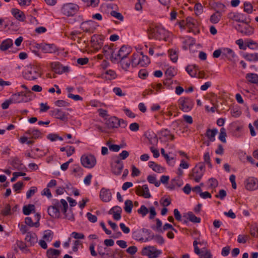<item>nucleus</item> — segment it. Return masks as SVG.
Segmentation results:
<instances>
[{"label": "nucleus", "instance_id": "14", "mask_svg": "<svg viewBox=\"0 0 258 258\" xmlns=\"http://www.w3.org/2000/svg\"><path fill=\"white\" fill-rule=\"evenodd\" d=\"M161 253V250L157 249L153 246H147L142 250V254L148 256L149 258H157Z\"/></svg>", "mask_w": 258, "mask_h": 258}, {"label": "nucleus", "instance_id": "10", "mask_svg": "<svg viewBox=\"0 0 258 258\" xmlns=\"http://www.w3.org/2000/svg\"><path fill=\"white\" fill-rule=\"evenodd\" d=\"M62 205L57 200L53 201V205L48 207L47 212L48 215L53 218H58L60 217L59 208H61Z\"/></svg>", "mask_w": 258, "mask_h": 258}, {"label": "nucleus", "instance_id": "20", "mask_svg": "<svg viewBox=\"0 0 258 258\" xmlns=\"http://www.w3.org/2000/svg\"><path fill=\"white\" fill-rule=\"evenodd\" d=\"M99 197L103 202H108L111 200L112 194L109 189L102 187L100 190Z\"/></svg>", "mask_w": 258, "mask_h": 258}, {"label": "nucleus", "instance_id": "4", "mask_svg": "<svg viewBox=\"0 0 258 258\" xmlns=\"http://www.w3.org/2000/svg\"><path fill=\"white\" fill-rule=\"evenodd\" d=\"M150 58L147 56L141 53H134L132 57V65L133 67L139 66L145 67L150 63Z\"/></svg>", "mask_w": 258, "mask_h": 258}, {"label": "nucleus", "instance_id": "56", "mask_svg": "<svg viewBox=\"0 0 258 258\" xmlns=\"http://www.w3.org/2000/svg\"><path fill=\"white\" fill-rule=\"evenodd\" d=\"M86 3L88 6H91L92 7H96L98 6L99 0H82Z\"/></svg>", "mask_w": 258, "mask_h": 258}, {"label": "nucleus", "instance_id": "40", "mask_svg": "<svg viewBox=\"0 0 258 258\" xmlns=\"http://www.w3.org/2000/svg\"><path fill=\"white\" fill-rule=\"evenodd\" d=\"M217 133V130L216 128L212 130L208 129L206 132V136L210 141L213 142L215 141V137Z\"/></svg>", "mask_w": 258, "mask_h": 258}, {"label": "nucleus", "instance_id": "2", "mask_svg": "<svg viewBox=\"0 0 258 258\" xmlns=\"http://www.w3.org/2000/svg\"><path fill=\"white\" fill-rule=\"evenodd\" d=\"M10 98L13 103L27 102L32 99L33 93L31 91L20 92L13 94Z\"/></svg>", "mask_w": 258, "mask_h": 258}, {"label": "nucleus", "instance_id": "55", "mask_svg": "<svg viewBox=\"0 0 258 258\" xmlns=\"http://www.w3.org/2000/svg\"><path fill=\"white\" fill-rule=\"evenodd\" d=\"M138 213L144 217L149 213V209L145 206L142 205L138 210Z\"/></svg>", "mask_w": 258, "mask_h": 258}, {"label": "nucleus", "instance_id": "36", "mask_svg": "<svg viewBox=\"0 0 258 258\" xmlns=\"http://www.w3.org/2000/svg\"><path fill=\"white\" fill-rule=\"evenodd\" d=\"M60 254V251L58 249L49 248L47 250L46 254L48 258H57Z\"/></svg>", "mask_w": 258, "mask_h": 258}, {"label": "nucleus", "instance_id": "25", "mask_svg": "<svg viewBox=\"0 0 258 258\" xmlns=\"http://www.w3.org/2000/svg\"><path fill=\"white\" fill-rule=\"evenodd\" d=\"M236 55L234 51L230 48H223L222 57L226 58L228 60L233 61Z\"/></svg>", "mask_w": 258, "mask_h": 258}, {"label": "nucleus", "instance_id": "22", "mask_svg": "<svg viewBox=\"0 0 258 258\" xmlns=\"http://www.w3.org/2000/svg\"><path fill=\"white\" fill-rule=\"evenodd\" d=\"M245 187L247 190H254L258 187V181L256 178L249 177L246 180Z\"/></svg>", "mask_w": 258, "mask_h": 258}, {"label": "nucleus", "instance_id": "35", "mask_svg": "<svg viewBox=\"0 0 258 258\" xmlns=\"http://www.w3.org/2000/svg\"><path fill=\"white\" fill-rule=\"evenodd\" d=\"M148 164L149 166L155 172L162 173L164 171V168L163 167L153 161L149 162Z\"/></svg>", "mask_w": 258, "mask_h": 258}, {"label": "nucleus", "instance_id": "63", "mask_svg": "<svg viewBox=\"0 0 258 258\" xmlns=\"http://www.w3.org/2000/svg\"><path fill=\"white\" fill-rule=\"evenodd\" d=\"M209 182L211 188H215L218 185V182L216 178H211L209 179Z\"/></svg>", "mask_w": 258, "mask_h": 258}, {"label": "nucleus", "instance_id": "16", "mask_svg": "<svg viewBox=\"0 0 258 258\" xmlns=\"http://www.w3.org/2000/svg\"><path fill=\"white\" fill-rule=\"evenodd\" d=\"M136 193L139 196H142L146 199L151 198V195L147 184H144L141 186L139 185L136 188Z\"/></svg>", "mask_w": 258, "mask_h": 258}, {"label": "nucleus", "instance_id": "42", "mask_svg": "<svg viewBox=\"0 0 258 258\" xmlns=\"http://www.w3.org/2000/svg\"><path fill=\"white\" fill-rule=\"evenodd\" d=\"M188 216L187 219L191 222L195 223H199L201 222V219L200 217L196 216L194 214L191 212H189L187 213Z\"/></svg>", "mask_w": 258, "mask_h": 258}, {"label": "nucleus", "instance_id": "54", "mask_svg": "<svg viewBox=\"0 0 258 258\" xmlns=\"http://www.w3.org/2000/svg\"><path fill=\"white\" fill-rule=\"evenodd\" d=\"M244 11L248 14L252 13L253 6L249 2H245L244 3Z\"/></svg>", "mask_w": 258, "mask_h": 258}, {"label": "nucleus", "instance_id": "43", "mask_svg": "<svg viewBox=\"0 0 258 258\" xmlns=\"http://www.w3.org/2000/svg\"><path fill=\"white\" fill-rule=\"evenodd\" d=\"M34 205L32 204H29L28 205H26L23 207V212L24 215H29L32 211H34Z\"/></svg>", "mask_w": 258, "mask_h": 258}, {"label": "nucleus", "instance_id": "34", "mask_svg": "<svg viewBox=\"0 0 258 258\" xmlns=\"http://www.w3.org/2000/svg\"><path fill=\"white\" fill-rule=\"evenodd\" d=\"M13 40L11 39H7L3 41L0 45V49L2 51H6L13 46Z\"/></svg>", "mask_w": 258, "mask_h": 258}, {"label": "nucleus", "instance_id": "61", "mask_svg": "<svg viewBox=\"0 0 258 258\" xmlns=\"http://www.w3.org/2000/svg\"><path fill=\"white\" fill-rule=\"evenodd\" d=\"M1 214L4 216L9 215L11 214V206L10 204H7L6 205L5 209L1 211Z\"/></svg>", "mask_w": 258, "mask_h": 258}, {"label": "nucleus", "instance_id": "62", "mask_svg": "<svg viewBox=\"0 0 258 258\" xmlns=\"http://www.w3.org/2000/svg\"><path fill=\"white\" fill-rule=\"evenodd\" d=\"M248 236L246 235H239L237 242L239 243H245L248 239Z\"/></svg>", "mask_w": 258, "mask_h": 258}, {"label": "nucleus", "instance_id": "53", "mask_svg": "<svg viewBox=\"0 0 258 258\" xmlns=\"http://www.w3.org/2000/svg\"><path fill=\"white\" fill-rule=\"evenodd\" d=\"M53 232L51 230L45 231L43 238L47 241H51L52 239Z\"/></svg>", "mask_w": 258, "mask_h": 258}, {"label": "nucleus", "instance_id": "57", "mask_svg": "<svg viewBox=\"0 0 258 258\" xmlns=\"http://www.w3.org/2000/svg\"><path fill=\"white\" fill-rule=\"evenodd\" d=\"M231 15H232V17L231 18L233 20H234L236 22H241V23H242V21H243V20L241 19V18L243 16L242 14L236 13L231 14Z\"/></svg>", "mask_w": 258, "mask_h": 258}, {"label": "nucleus", "instance_id": "52", "mask_svg": "<svg viewBox=\"0 0 258 258\" xmlns=\"http://www.w3.org/2000/svg\"><path fill=\"white\" fill-rule=\"evenodd\" d=\"M106 145L109 150L113 152H118L120 148H122V146L120 145L111 144L109 142H107Z\"/></svg>", "mask_w": 258, "mask_h": 258}, {"label": "nucleus", "instance_id": "59", "mask_svg": "<svg viewBox=\"0 0 258 258\" xmlns=\"http://www.w3.org/2000/svg\"><path fill=\"white\" fill-rule=\"evenodd\" d=\"M37 191V188L36 186H32L26 193L27 199L30 198Z\"/></svg>", "mask_w": 258, "mask_h": 258}, {"label": "nucleus", "instance_id": "31", "mask_svg": "<svg viewBox=\"0 0 258 258\" xmlns=\"http://www.w3.org/2000/svg\"><path fill=\"white\" fill-rule=\"evenodd\" d=\"M26 134L31 136V138L37 139L42 138L41 133L37 129H29L26 132Z\"/></svg>", "mask_w": 258, "mask_h": 258}, {"label": "nucleus", "instance_id": "29", "mask_svg": "<svg viewBox=\"0 0 258 258\" xmlns=\"http://www.w3.org/2000/svg\"><path fill=\"white\" fill-rule=\"evenodd\" d=\"M41 48L44 53H54L57 50L56 46L54 44H42Z\"/></svg>", "mask_w": 258, "mask_h": 258}, {"label": "nucleus", "instance_id": "44", "mask_svg": "<svg viewBox=\"0 0 258 258\" xmlns=\"http://www.w3.org/2000/svg\"><path fill=\"white\" fill-rule=\"evenodd\" d=\"M122 69H123L124 71H128V69H129L131 63H132V60L127 59L126 60L125 59H122L119 60Z\"/></svg>", "mask_w": 258, "mask_h": 258}, {"label": "nucleus", "instance_id": "23", "mask_svg": "<svg viewBox=\"0 0 258 258\" xmlns=\"http://www.w3.org/2000/svg\"><path fill=\"white\" fill-rule=\"evenodd\" d=\"M25 240L27 243L28 246H32L37 242V236L35 233L28 232L26 234Z\"/></svg>", "mask_w": 258, "mask_h": 258}, {"label": "nucleus", "instance_id": "6", "mask_svg": "<svg viewBox=\"0 0 258 258\" xmlns=\"http://www.w3.org/2000/svg\"><path fill=\"white\" fill-rule=\"evenodd\" d=\"M105 124L108 128H117L119 126L125 127L127 124L126 122L123 119H119L115 116H112L105 119Z\"/></svg>", "mask_w": 258, "mask_h": 258}, {"label": "nucleus", "instance_id": "41", "mask_svg": "<svg viewBox=\"0 0 258 258\" xmlns=\"http://www.w3.org/2000/svg\"><path fill=\"white\" fill-rule=\"evenodd\" d=\"M61 66L58 62H53L50 64L51 69L56 74H62V71H61Z\"/></svg>", "mask_w": 258, "mask_h": 258}, {"label": "nucleus", "instance_id": "58", "mask_svg": "<svg viewBox=\"0 0 258 258\" xmlns=\"http://www.w3.org/2000/svg\"><path fill=\"white\" fill-rule=\"evenodd\" d=\"M23 186V182L22 181H18L13 185L14 190L17 193H19Z\"/></svg>", "mask_w": 258, "mask_h": 258}, {"label": "nucleus", "instance_id": "19", "mask_svg": "<svg viewBox=\"0 0 258 258\" xmlns=\"http://www.w3.org/2000/svg\"><path fill=\"white\" fill-rule=\"evenodd\" d=\"M60 202L62 205V212L64 215V218L70 221H74L75 218L72 212L71 211L70 213H67L68 205L67 201L64 199H61Z\"/></svg>", "mask_w": 258, "mask_h": 258}, {"label": "nucleus", "instance_id": "48", "mask_svg": "<svg viewBox=\"0 0 258 258\" xmlns=\"http://www.w3.org/2000/svg\"><path fill=\"white\" fill-rule=\"evenodd\" d=\"M226 136H227V135H226V129L224 127H222L220 129V134L219 136V139L222 142L225 143L226 142Z\"/></svg>", "mask_w": 258, "mask_h": 258}, {"label": "nucleus", "instance_id": "37", "mask_svg": "<svg viewBox=\"0 0 258 258\" xmlns=\"http://www.w3.org/2000/svg\"><path fill=\"white\" fill-rule=\"evenodd\" d=\"M222 15L221 13L217 11L216 13L213 14L210 18V21L213 24L218 23L221 20Z\"/></svg>", "mask_w": 258, "mask_h": 258}, {"label": "nucleus", "instance_id": "15", "mask_svg": "<svg viewBox=\"0 0 258 258\" xmlns=\"http://www.w3.org/2000/svg\"><path fill=\"white\" fill-rule=\"evenodd\" d=\"M80 28L86 33H93L96 29V24L93 21H88L82 23Z\"/></svg>", "mask_w": 258, "mask_h": 258}, {"label": "nucleus", "instance_id": "17", "mask_svg": "<svg viewBox=\"0 0 258 258\" xmlns=\"http://www.w3.org/2000/svg\"><path fill=\"white\" fill-rule=\"evenodd\" d=\"M145 233L147 235H150L151 231L146 228L138 229L133 232V238L136 240L139 241H143L144 240L143 234Z\"/></svg>", "mask_w": 258, "mask_h": 258}, {"label": "nucleus", "instance_id": "60", "mask_svg": "<svg viewBox=\"0 0 258 258\" xmlns=\"http://www.w3.org/2000/svg\"><path fill=\"white\" fill-rule=\"evenodd\" d=\"M110 15L111 16L116 18L117 19L120 21H123V17L122 16L121 14L115 11H112L110 12Z\"/></svg>", "mask_w": 258, "mask_h": 258}, {"label": "nucleus", "instance_id": "51", "mask_svg": "<svg viewBox=\"0 0 258 258\" xmlns=\"http://www.w3.org/2000/svg\"><path fill=\"white\" fill-rule=\"evenodd\" d=\"M105 78L108 80L114 79L116 77V74L115 71L112 70H107L105 72Z\"/></svg>", "mask_w": 258, "mask_h": 258}, {"label": "nucleus", "instance_id": "39", "mask_svg": "<svg viewBox=\"0 0 258 258\" xmlns=\"http://www.w3.org/2000/svg\"><path fill=\"white\" fill-rule=\"evenodd\" d=\"M246 79L251 83H258V75L256 74L248 73L246 75Z\"/></svg>", "mask_w": 258, "mask_h": 258}, {"label": "nucleus", "instance_id": "21", "mask_svg": "<svg viewBox=\"0 0 258 258\" xmlns=\"http://www.w3.org/2000/svg\"><path fill=\"white\" fill-rule=\"evenodd\" d=\"M123 168V163L120 160H117L114 162V164L111 165V170L112 173L116 175H119L121 174Z\"/></svg>", "mask_w": 258, "mask_h": 258}, {"label": "nucleus", "instance_id": "11", "mask_svg": "<svg viewBox=\"0 0 258 258\" xmlns=\"http://www.w3.org/2000/svg\"><path fill=\"white\" fill-rule=\"evenodd\" d=\"M79 6L73 3L64 4L61 8L62 13L67 16H73L77 13L79 10Z\"/></svg>", "mask_w": 258, "mask_h": 258}, {"label": "nucleus", "instance_id": "28", "mask_svg": "<svg viewBox=\"0 0 258 258\" xmlns=\"http://www.w3.org/2000/svg\"><path fill=\"white\" fill-rule=\"evenodd\" d=\"M122 209L119 206H114L109 211V214H112L115 220H119L121 218Z\"/></svg>", "mask_w": 258, "mask_h": 258}, {"label": "nucleus", "instance_id": "46", "mask_svg": "<svg viewBox=\"0 0 258 258\" xmlns=\"http://www.w3.org/2000/svg\"><path fill=\"white\" fill-rule=\"evenodd\" d=\"M25 222L26 224L28 225L30 227H38L39 226V222H33L32 219L31 217H27L25 219Z\"/></svg>", "mask_w": 258, "mask_h": 258}, {"label": "nucleus", "instance_id": "13", "mask_svg": "<svg viewBox=\"0 0 258 258\" xmlns=\"http://www.w3.org/2000/svg\"><path fill=\"white\" fill-rule=\"evenodd\" d=\"M198 241L196 239L193 242V245L194 247L195 252L197 254L199 255L200 258H213L212 254H211L210 250L205 248L200 249L198 246Z\"/></svg>", "mask_w": 258, "mask_h": 258}, {"label": "nucleus", "instance_id": "7", "mask_svg": "<svg viewBox=\"0 0 258 258\" xmlns=\"http://www.w3.org/2000/svg\"><path fill=\"white\" fill-rule=\"evenodd\" d=\"M235 28L238 32L243 35L250 36L254 33L253 27L249 25V22L245 21H242V23L238 24Z\"/></svg>", "mask_w": 258, "mask_h": 258}, {"label": "nucleus", "instance_id": "38", "mask_svg": "<svg viewBox=\"0 0 258 258\" xmlns=\"http://www.w3.org/2000/svg\"><path fill=\"white\" fill-rule=\"evenodd\" d=\"M11 165L16 169L19 170L22 169V161L18 157H14L11 160Z\"/></svg>", "mask_w": 258, "mask_h": 258}, {"label": "nucleus", "instance_id": "50", "mask_svg": "<svg viewBox=\"0 0 258 258\" xmlns=\"http://www.w3.org/2000/svg\"><path fill=\"white\" fill-rule=\"evenodd\" d=\"M182 181L179 179H173L171 181V184L169 187L170 189H173L175 186L180 187L182 185Z\"/></svg>", "mask_w": 258, "mask_h": 258}, {"label": "nucleus", "instance_id": "49", "mask_svg": "<svg viewBox=\"0 0 258 258\" xmlns=\"http://www.w3.org/2000/svg\"><path fill=\"white\" fill-rule=\"evenodd\" d=\"M170 59L173 62H176L178 59V55L176 50L170 49L168 51Z\"/></svg>", "mask_w": 258, "mask_h": 258}, {"label": "nucleus", "instance_id": "64", "mask_svg": "<svg viewBox=\"0 0 258 258\" xmlns=\"http://www.w3.org/2000/svg\"><path fill=\"white\" fill-rule=\"evenodd\" d=\"M123 252L120 249H116L113 255V258H123Z\"/></svg>", "mask_w": 258, "mask_h": 258}, {"label": "nucleus", "instance_id": "5", "mask_svg": "<svg viewBox=\"0 0 258 258\" xmlns=\"http://www.w3.org/2000/svg\"><path fill=\"white\" fill-rule=\"evenodd\" d=\"M205 172V165L204 163L200 162L197 164L189 174L190 178H193L197 182H200Z\"/></svg>", "mask_w": 258, "mask_h": 258}, {"label": "nucleus", "instance_id": "26", "mask_svg": "<svg viewBox=\"0 0 258 258\" xmlns=\"http://www.w3.org/2000/svg\"><path fill=\"white\" fill-rule=\"evenodd\" d=\"M102 52L107 58L109 57L111 59L112 56L114 57L115 55L113 54L114 53L113 44L112 45H104L102 49Z\"/></svg>", "mask_w": 258, "mask_h": 258}, {"label": "nucleus", "instance_id": "47", "mask_svg": "<svg viewBox=\"0 0 258 258\" xmlns=\"http://www.w3.org/2000/svg\"><path fill=\"white\" fill-rule=\"evenodd\" d=\"M147 179L149 183L154 184L156 187H159L160 185V182L157 181L156 177L154 175H150L148 176Z\"/></svg>", "mask_w": 258, "mask_h": 258}, {"label": "nucleus", "instance_id": "8", "mask_svg": "<svg viewBox=\"0 0 258 258\" xmlns=\"http://www.w3.org/2000/svg\"><path fill=\"white\" fill-rule=\"evenodd\" d=\"M131 52V48L130 47L123 45L119 49L117 54L115 55L114 57H111V61L115 63L119 61V60L125 59Z\"/></svg>", "mask_w": 258, "mask_h": 258}, {"label": "nucleus", "instance_id": "18", "mask_svg": "<svg viewBox=\"0 0 258 258\" xmlns=\"http://www.w3.org/2000/svg\"><path fill=\"white\" fill-rule=\"evenodd\" d=\"M68 113L60 109H54L50 111V115L62 121L67 120Z\"/></svg>", "mask_w": 258, "mask_h": 258}, {"label": "nucleus", "instance_id": "30", "mask_svg": "<svg viewBox=\"0 0 258 258\" xmlns=\"http://www.w3.org/2000/svg\"><path fill=\"white\" fill-rule=\"evenodd\" d=\"M243 57L247 61L251 62L258 61V53H244Z\"/></svg>", "mask_w": 258, "mask_h": 258}, {"label": "nucleus", "instance_id": "27", "mask_svg": "<svg viewBox=\"0 0 258 258\" xmlns=\"http://www.w3.org/2000/svg\"><path fill=\"white\" fill-rule=\"evenodd\" d=\"M11 13L16 19L21 22H24L26 16L24 13L21 10L14 8L11 10Z\"/></svg>", "mask_w": 258, "mask_h": 258}, {"label": "nucleus", "instance_id": "24", "mask_svg": "<svg viewBox=\"0 0 258 258\" xmlns=\"http://www.w3.org/2000/svg\"><path fill=\"white\" fill-rule=\"evenodd\" d=\"M160 139L163 141L167 142L169 140L172 141L174 139L173 135L170 133V131L167 129H164L160 132Z\"/></svg>", "mask_w": 258, "mask_h": 258}, {"label": "nucleus", "instance_id": "3", "mask_svg": "<svg viewBox=\"0 0 258 258\" xmlns=\"http://www.w3.org/2000/svg\"><path fill=\"white\" fill-rule=\"evenodd\" d=\"M42 71L40 67L31 65L27 67L24 74V77L28 80H35L41 76Z\"/></svg>", "mask_w": 258, "mask_h": 258}, {"label": "nucleus", "instance_id": "1", "mask_svg": "<svg viewBox=\"0 0 258 258\" xmlns=\"http://www.w3.org/2000/svg\"><path fill=\"white\" fill-rule=\"evenodd\" d=\"M149 39L165 40L168 32L160 25L151 27L148 31Z\"/></svg>", "mask_w": 258, "mask_h": 258}, {"label": "nucleus", "instance_id": "12", "mask_svg": "<svg viewBox=\"0 0 258 258\" xmlns=\"http://www.w3.org/2000/svg\"><path fill=\"white\" fill-rule=\"evenodd\" d=\"M82 165L85 168H92L96 164V159L95 156L91 154L83 155L81 158Z\"/></svg>", "mask_w": 258, "mask_h": 258}, {"label": "nucleus", "instance_id": "45", "mask_svg": "<svg viewBox=\"0 0 258 258\" xmlns=\"http://www.w3.org/2000/svg\"><path fill=\"white\" fill-rule=\"evenodd\" d=\"M133 207V202L130 200H127L124 202V211L127 213H131L132 212V208Z\"/></svg>", "mask_w": 258, "mask_h": 258}, {"label": "nucleus", "instance_id": "33", "mask_svg": "<svg viewBox=\"0 0 258 258\" xmlns=\"http://www.w3.org/2000/svg\"><path fill=\"white\" fill-rule=\"evenodd\" d=\"M185 70L191 77H195L196 76L199 69L198 67L195 64L188 65L186 67Z\"/></svg>", "mask_w": 258, "mask_h": 258}, {"label": "nucleus", "instance_id": "32", "mask_svg": "<svg viewBox=\"0 0 258 258\" xmlns=\"http://www.w3.org/2000/svg\"><path fill=\"white\" fill-rule=\"evenodd\" d=\"M196 43L195 39L191 37H186L183 41V48L185 50L187 49L188 47L195 45Z\"/></svg>", "mask_w": 258, "mask_h": 258}, {"label": "nucleus", "instance_id": "9", "mask_svg": "<svg viewBox=\"0 0 258 258\" xmlns=\"http://www.w3.org/2000/svg\"><path fill=\"white\" fill-rule=\"evenodd\" d=\"M179 108L183 112H188L193 107L194 100L188 97H181L178 101Z\"/></svg>", "mask_w": 258, "mask_h": 258}]
</instances>
